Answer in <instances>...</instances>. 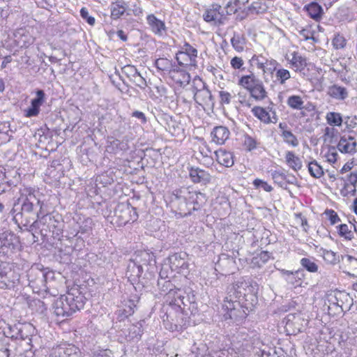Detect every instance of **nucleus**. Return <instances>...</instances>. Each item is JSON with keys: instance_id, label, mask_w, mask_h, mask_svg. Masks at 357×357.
Instances as JSON below:
<instances>
[{"instance_id": "nucleus-62", "label": "nucleus", "mask_w": 357, "mask_h": 357, "mask_svg": "<svg viewBox=\"0 0 357 357\" xmlns=\"http://www.w3.org/2000/svg\"><path fill=\"white\" fill-rule=\"evenodd\" d=\"M267 59L268 58L264 57L261 54H255L250 59V62L255 64L259 69L261 70L264 68V63L267 61Z\"/></svg>"}, {"instance_id": "nucleus-5", "label": "nucleus", "mask_w": 357, "mask_h": 357, "mask_svg": "<svg viewBox=\"0 0 357 357\" xmlns=\"http://www.w3.org/2000/svg\"><path fill=\"white\" fill-rule=\"evenodd\" d=\"M227 295L245 302H252L255 305L257 298L255 287L249 280L238 281L227 287Z\"/></svg>"}, {"instance_id": "nucleus-19", "label": "nucleus", "mask_w": 357, "mask_h": 357, "mask_svg": "<svg viewBox=\"0 0 357 357\" xmlns=\"http://www.w3.org/2000/svg\"><path fill=\"white\" fill-rule=\"evenodd\" d=\"M13 35L16 45L20 47H27L34 40L33 38L24 29H17Z\"/></svg>"}, {"instance_id": "nucleus-52", "label": "nucleus", "mask_w": 357, "mask_h": 357, "mask_svg": "<svg viewBox=\"0 0 357 357\" xmlns=\"http://www.w3.org/2000/svg\"><path fill=\"white\" fill-rule=\"evenodd\" d=\"M328 296V301L331 304L336 305L342 307V304L343 303L342 299L344 297H347V295L344 292L335 290L333 294H331Z\"/></svg>"}, {"instance_id": "nucleus-33", "label": "nucleus", "mask_w": 357, "mask_h": 357, "mask_svg": "<svg viewBox=\"0 0 357 357\" xmlns=\"http://www.w3.org/2000/svg\"><path fill=\"white\" fill-rule=\"evenodd\" d=\"M306 11L310 17L315 21H319L324 13L322 7L317 2H311L305 6Z\"/></svg>"}, {"instance_id": "nucleus-61", "label": "nucleus", "mask_w": 357, "mask_h": 357, "mask_svg": "<svg viewBox=\"0 0 357 357\" xmlns=\"http://www.w3.org/2000/svg\"><path fill=\"white\" fill-rule=\"evenodd\" d=\"M282 273L283 275H285L287 276V280L289 282L291 283H294V280H295L296 282H297V278L298 280H301V276L303 275V273L301 271H296L295 272H291L287 270H282Z\"/></svg>"}, {"instance_id": "nucleus-24", "label": "nucleus", "mask_w": 357, "mask_h": 357, "mask_svg": "<svg viewBox=\"0 0 357 357\" xmlns=\"http://www.w3.org/2000/svg\"><path fill=\"white\" fill-rule=\"evenodd\" d=\"M18 281V276L12 271L4 273H0L1 289H13Z\"/></svg>"}, {"instance_id": "nucleus-53", "label": "nucleus", "mask_w": 357, "mask_h": 357, "mask_svg": "<svg viewBox=\"0 0 357 357\" xmlns=\"http://www.w3.org/2000/svg\"><path fill=\"white\" fill-rule=\"evenodd\" d=\"M337 233L346 240L351 241L354 238V234L351 229L346 224H341L337 227Z\"/></svg>"}, {"instance_id": "nucleus-10", "label": "nucleus", "mask_w": 357, "mask_h": 357, "mask_svg": "<svg viewBox=\"0 0 357 357\" xmlns=\"http://www.w3.org/2000/svg\"><path fill=\"white\" fill-rule=\"evenodd\" d=\"M169 267L178 273H186L188 270V255L185 252H176L168 257Z\"/></svg>"}, {"instance_id": "nucleus-44", "label": "nucleus", "mask_w": 357, "mask_h": 357, "mask_svg": "<svg viewBox=\"0 0 357 357\" xmlns=\"http://www.w3.org/2000/svg\"><path fill=\"white\" fill-rule=\"evenodd\" d=\"M250 94L256 100H263L267 97L268 93L261 82L259 84H257V86L252 89Z\"/></svg>"}, {"instance_id": "nucleus-4", "label": "nucleus", "mask_w": 357, "mask_h": 357, "mask_svg": "<svg viewBox=\"0 0 357 357\" xmlns=\"http://www.w3.org/2000/svg\"><path fill=\"white\" fill-rule=\"evenodd\" d=\"M29 285L39 291H45L47 284L54 278V273L48 268H43L40 264L31 266L27 273Z\"/></svg>"}, {"instance_id": "nucleus-1", "label": "nucleus", "mask_w": 357, "mask_h": 357, "mask_svg": "<svg viewBox=\"0 0 357 357\" xmlns=\"http://www.w3.org/2000/svg\"><path fill=\"white\" fill-rule=\"evenodd\" d=\"M35 192L33 188H24L11 210L14 220L26 227L29 231H36L40 224L45 225L47 220L54 218L52 215L45 213L44 203L36 196Z\"/></svg>"}, {"instance_id": "nucleus-23", "label": "nucleus", "mask_w": 357, "mask_h": 357, "mask_svg": "<svg viewBox=\"0 0 357 357\" xmlns=\"http://www.w3.org/2000/svg\"><path fill=\"white\" fill-rule=\"evenodd\" d=\"M8 337L0 339V357H10L11 355L15 356L17 347Z\"/></svg>"}, {"instance_id": "nucleus-35", "label": "nucleus", "mask_w": 357, "mask_h": 357, "mask_svg": "<svg viewBox=\"0 0 357 357\" xmlns=\"http://www.w3.org/2000/svg\"><path fill=\"white\" fill-rule=\"evenodd\" d=\"M289 63L295 71L300 73L304 70L307 66L306 59L295 52L292 53Z\"/></svg>"}, {"instance_id": "nucleus-7", "label": "nucleus", "mask_w": 357, "mask_h": 357, "mask_svg": "<svg viewBox=\"0 0 357 357\" xmlns=\"http://www.w3.org/2000/svg\"><path fill=\"white\" fill-rule=\"evenodd\" d=\"M197 50L188 43L176 54V59L181 66H197Z\"/></svg>"}, {"instance_id": "nucleus-11", "label": "nucleus", "mask_w": 357, "mask_h": 357, "mask_svg": "<svg viewBox=\"0 0 357 357\" xmlns=\"http://www.w3.org/2000/svg\"><path fill=\"white\" fill-rule=\"evenodd\" d=\"M20 331L19 333V339L20 346L23 347V351H26L32 348V337L36 333L35 327L29 323L20 324Z\"/></svg>"}, {"instance_id": "nucleus-63", "label": "nucleus", "mask_w": 357, "mask_h": 357, "mask_svg": "<svg viewBox=\"0 0 357 357\" xmlns=\"http://www.w3.org/2000/svg\"><path fill=\"white\" fill-rule=\"evenodd\" d=\"M137 86L142 89H144L147 86L146 79L137 72V73L130 79Z\"/></svg>"}, {"instance_id": "nucleus-55", "label": "nucleus", "mask_w": 357, "mask_h": 357, "mask_svg": "<svg viewBox=\"0 0 357 357\" xmlns=\"http://www.w3.org/2000/svg\"><path fill=\"white\" fill-rule=\"evenodd\" d=\"M291 77L290 73L288 70L284 68H280L276 70L275 73V82H278L280 84H284L285 82Z\"/></svg>"}, {"instance_id": "nucleus-64", "label": "nucleus", "mask_w": 357, "mask_h": 357, "mask_svg": "<svg viewBox=\"0 0 357 357\" xmlns=\"http://www.w3.org/2000/svg\"><path fill=\"white\" fill-rule=\"evenodd\" d=\"M333 45L336 50L342 49L346 45V39L344 36L337 34L333 39Z\"/></svg>"}, {"instance_id": "nucleus-18", "label": "nucleus", "mask_w": 357, "mask_h": 357, "mask_svg": "<svg viewBox=\"0 0 357 357\" xmlns=\"http://www.w3.org/2000/svg\"><path fill=\"white\" fill-rule=\"evenodd\" d=\"M169 77L171 79L178 84L180 86L184 87L188 85L190 81V74L183 69L174 66L172 70H170Z\"/></svg>"}, {"instance_id": "nucleus-51", "label": "nucleus", "mask_w": 357, "mask_h": 357, "mask_svg": "<svg viewBox=\"0 0 357 357\" xmlns=\"http://www.w3.org/2000/svg\"><path fill=\"white\" fill-rule=\"evenodd\" d=\"M307 167L309 173L314 178H319L324 175V170L322 167L316 160L309 162Z\"/></svg>"}, {"instance_id": "nucleus-28", "label": "nucleus", "mask_w": 357, "mask_h": 357, "mask_svg": "<svg viewBox=\"0 0 357 357\" xmlns=\"http://www.w3.org/2000/svg\"><path fill=\"white\" fill-rule=\"evenodd\" d=\"M178 291H175L174 293L176 295V297L174 298V300L172 303H170V305L173 308L174 307H178L179 310H181V307H188V302L187 298L189 297V295L195 294L194 291L188 289L187 291H185L183 294H181L179 289H177Z\"/></svg>"}, {"instance_id": "nucleus-2", "label": "nucleus", "mask_w": 357, "mask_h": 357, "mask_svg": "<svg viewBox=\"0 0 357 357\" xmlns=\"http://www.w3.org/2000/svg\"><path fill=\"white\" fill-rule=\"evenodd\" d=\"M169 205L173 211L181 217L199 210L206 202L204 194L189 188H181L174 190L169 196Z\"/></svg>"}, {"instance_id": "nucleus-40", "label": "nucleus", "mask_w": 357, "mask_h": 357, "mask_svg": "<svg viewBox=\"0 0 357 357\" xmlns=\"http://www.w3.org/2000/svg\"><path fill=\"white\" fill-rule=\"evenodd\" d=\"M138 300H128L124 305V307L122 310H119V316L121 317V320L124 318H127L135 312V308L136 307V302Z\"/></svg>"}, {"instance_id": "nucleus-27", "label": "nucleus", "mask_w": 357, "mask_h": 357, "mask_svg": "<svg viewBox=\"0 0 357 357\" xmlns=\"http://www.w3.org/2000/svg\"><path fill=\"white\" fill-rule=\"evenodd\" d=\"M133 260L137 263L144 269V267L155 266V259L153 253H149L146 251L140 252Z\"/></svg>"}, {"instance_id": "nucleus-43", "label": "nucleus", "mask_w": 357, "mask_h": 357, "mask_svg": "<svg viewBox=\"0 0 357 357\" xmlns=\"http://www.w3.org/2000/svg\"><path fill=\"white\" fill-rule=\"evenodd\" d=\"M155 66L158 70L168 72L169 75L170 70H172L175 66L172 61L167 58H159L155 61Z\"/></svg>"}, {"instance_id": "nucleus-50", "label": "nucleus", "mask_w": 357, "mask_h": 357, "mask_svg": "<svg viewBox=\"0 0 357 357\" xmlns=\"http://www.w3.org/2000/svg\"><path fill=\"white\" fill-rule=\"evenodd\" d=\"M231 43L236 51L241 52L244 49L245 39L240 34L234 33V36L231 38Z\"/></svg>"}, {"instance_id": "nucleus-30", "label": "nucleus", "mask_w": 357, "mask_h": 357, "mask_svg": "<svg viewBox=\"0 0 357 357\" xmlns=\"http://www.w3.org/2000/svg\"><path fill=\"white\" fill-rule=\"evenodd\" d=\"M262 81L257 77L253 73L242 76L238 80V84L248 90L250 93Z\"/></svg>"}, {"instance_id": "nucleus-59", "label": "nucleus", "mask_w": 357, "mask_h": 357, "mask_svg": "<svg viewBox=\"0 0 357 357\" xmlns=\"http://www.w3.org/2000/svg\"><path fill=\"white\" fill-rule=\"evenodd\" d=\"M206 87V83L199 77L197 76L192 79L191 91L193 94Z\"/></svg>"}, {"instance_id": "nucleus-60", "label": "nucleus", "mask_w": 357, "mask_h": 357, "mask_svg": "<svg viewBox=\"0 0 357 357\" xmlns=\"http://www.w3.org/2000/svg\"><path fill=\"white\" fill-rule=\"evenodd\" d=\"M279 66V63L277 61L273 59H267V61L264 63V68L261 69V70L265 73H269L273 74V72H276L277 67Z\"/></svg>"}, {"instance_id": "nucleus-34", "label": "nucleus", "mask_w": 357, "mask_h": 357, "mask_svg": "<svg viewBox=\"0 0 357 357\" xmlns=\"http://www.w3.org/2000/svg\"><path fill=\"white\" fill-rule=\"evenodd\" d=\"M285 160L287 165L293 170L298 172L303 167L302 161L293 151H287Z\"/></svg>"}, {"instance_id": "nucleus-45", "label": "nucleus", "mask_w": 357, "mask_h": 357, "mask_svg": "<svg viewBox=\"0 0 357 357\" xmlns=\"http://www.w3.org/2000/svg\"><path fill=\"white\" fill-rule=\"evenodd\" d=\"M158 287L161 292L165 294H172V291H178L177 290L174 291L175 286L169 280L158 279ZM174 295L175 296L176 294L174 293Z\"/></svg>"}, {"instance_id": "nucleus-56", "label": "nucleus", "mask_w": 357, "mask_h": 357, "mask_svg": "<svg viewBox=\"0 0 357 357\" xmlns=\"http://www.w3.org/2000/svg\"><path fill=\"white\" fill-rule=\"evenodd\" d=\"M268 6L261 2H253L248 8V10L252 14H261L267 10Z\"/></svg>"}, {"instance_id": "nucleus-6", "label": "nucleus", "mask_w": 357, "mask_h": 357, "mask_svg": "<svg viewBox=\"0 0 357 357\" xmlns=\"http://www.w3.org/2000/svg\"><path fill=\"white\" fill-rule=\"evenodd\" d=\"M202 17L206 22L214 26L224 25L227 20L222 6L216 3L206 8Z\"/></svg>"}, {"instance_id": "nucleus-37", "label": "nucleus", "mask_w": 357, "mask_h": 357, "mask_svg": "<svg viewBox=\"0 0 357 357\" xmlns=\"http://www.w3.org/2000/svg\"><path fill=\"white\" fill-rule=\"evenodd\" d=\"M356 142H347V139H346V135H344L341 137L337 147L341 153H353L356 151Z\"/></svg>"}, {"instance_id": "nucleus-38", "label": "nucleus", "mask_w": 357, "mask_h": 357, "mask_svg": "<svg viewBox=\"0 0 357 357\" xmlns=\"http://www.w3.org/2000/svg\"><path fill=\"white\" fill-rule=\"evenodd\" d=\"M324 260L328 264L335 265L339 263L341 259V255H337L332 250L321 248L320 250Z\"/></svg>"}, {"instance_id": "nucleus-17", "label": "nucleus", "mask_w": 357, "mask_h": 357, "mask_svg": "<svg viewBox=\"0 0 357 357\" xmlns=\"http://www.w3.org/2000/svg\"><path fill=\"white\" fill-rule=\"evenodd\" d=\"M326 94L337 101H344L349 98V91L347 88L337 84L329 86L327 89Z\"/></svg>"}, {"instance_id": "nucleus-31", "label": "nucleus", "mask_w": 357, "mask_h": 357, "mask_svg": "<svg viewBox=\"0 0 357 357\" xmlns=\"http://www.w3.org/2000/svg\"><path fill=\"white\" fill-rule=\"evenodd\" d=\"M132 139V136L129 135H126L123 136V139L121 140L116 138L113 139V140L110 142V146L112 148V151H128V149H130L128 142Z\"/></svg>"}, {"instance_id": "nucleus-3", "label": "nucleus", "mask_w": 357, "mask_h": 357, "mask_svg": "<svg viewBox=\"0 0 357 357\" xmlns=\"http://www.w3.org/2000/svg\"><path fill=\"white\" fill-rule=\"evenodd\" d=\"M255 304L252 302H245L228 295L225 297L222 304V310L226 312L225 319L241 320L245 319L248 312L253 310Z\"/></svg>"}, {"instance_id": "nucleus-42", "label": "nucleus", "mask_w": 357, "mask_h": 357, "mask_svg": "<svg viewBox=\"0 0 357 357\" xmlns=\"http://www.w3.org/2000/svg\"><path fill=\"white\" fill-rule=\"evenodd\" d=\"M271 253L268 251H261L252 259L251 264L255 267H261L271 257Z\"/></svg>"}, {"instance_id": "nucleus-15", "label": "nucleus", "mask_w": 357, "mask_h": 357, "mask_svg": "<svg viewBox=\"0 0 357 357\" xmlns=\"http://www.w3.org/2000/svg\"><path fill=\"white\" fill-rule=\"evenodd\" d=\"M54 314L61 318L68 317L73 314L70 305L65 299L64 295H61L53 303Z\"/></svg>"}, {"instance_id": "nucleus-22", "label": "nucleus", "mask_w": 357, "mask_h": 357, "mask_svg": "<svg viewBox=\"0 0 357 357\" xmlns=\"http://www.w3.org/2000/svg\"><path fill=\"white\" fill-rule=\"evenodd\" d=\"M217 162L226 167H231L234 164L233 153L224 149H219L215 151Z\"/></svg>"}, {"instance_id": "nucleus-9", "label": "nucleus", "mask_w": 357, "mask_h": 357, "mask_svg": "<svg viewBox=\"0 0 357 357\" xmlns=\"http://www.w3.org/2000/svg\"><path fill=\"white\" fill-rule=\"evenodd\" d=\"M171 314V312H169ZM165 327L171 331H181L190 325V317L185 316L182 311L176 316L174 320L169 314H167V319L163 321Z\"/></svg>"}, {"instance_id": "nucleus-12", "label": "nucleus", "mask_w": 357, "mask_h": 357, "mask_svg": "<svg viewBox=\"0 0 357 357\" xmlns=\"http://www.w3.org/2000/svg\"><path fill=\"white\" fill-rule=\"evenodd\" d=\"M19 243L17 236L9 231L0 233V250L4 254L13 252Z\"/></svg>"}, {"instance_id": "nucleus-32", "label": "nucleus", "mask_w": 357, "mask_h": 357, "mask_svg": "<svg viewBox=\"0 0 357 357\" xmlns=\"http://www.w3.org/2000/svg\"><path fill=\"white\" fill-rule=\"evenodd\" d=\"M127 3L123 0H118L111 5V18L113 20L119 19L127 9Z\"/></svg>"}, {"instance_id": "nucleus-41", "label": "nucleus", "mask_w": 357, "mask_h": 357, "mask_svg": "<svg viewBox=\"0 0 357 357\" xmlns=\"http://www.w3.org/2000/svg\"><path fill=\"white\" fill-rule=\"evenodd\" d=\"M252 112L261 122L266 124L271 122V117L269 113L264 107L255 106L252 109Z\"/></svg>"}, {"instance_id": "nucleus-46", "label": "nucleus", "mask_w": 357, "mask_h": 357, "mask_svg": "<svg viewBox=\"0 0 357 357\" xmlns=\"http://www.w3.org/2000/svg\"><path fill=\"white\" fill-rule=\"evenodd\" d=\"M314 258L303 257L300 260L301 266L310 273H317L319 266L315 263Z\"/></svg>"}, {"instance_id": "nucleus-54", "label": "nucleus", "mask_w": 357, "mask_h": 357, "mask_svg": "<svg viewBox=\"0 0 357 357\" xmlns=\"http://www.w3.org/2000/svg\"><path fill=\"white\" fill-rule=\"evenodd\" d=\"M258 144L257 140L255 137H252L248 134L244 135L243 146L246 151H252L257 149Z\"/></svg>"}, {"instance_id": "nucleus-26", "label": "nucleus", "mask_w": 357, "mask_h": 357, "mask_svg": "<svg viewBox=\"0 0 357 357\" xmlns=\"http://www.w3.org/2000/svg\"><path fill=\"white\" fill-rule=\"evenodd\" d=\"M193 98L199 105L204 104L207 106H213L214 105V98L207 87L194 93Z\"/></svg>"}, {"instance_id": "nucleus-47", "label": "nucleus", "mask_w": 357, "mask_h": 357, "mask_svg": "<svg viewBox=\"0 0 357 357\" xmlns=\"http://www.w3.org/2000/svg\"><path fill=\"white\" fill-rule=\"evenodd\" d=\"M327 123L332 126H340L342 123V117L340 113L330 112L326 114Z\"/></svg>"}, {"instance_id": "nucleus-39", "label": "nucleus", "mask_w": 357, "mask_h": 357, "mask_svg": "<svg viewBox=\"0 0 357 357\" xmlns=\"http://www.w3.org/2000/svg\"><path fill=\"white\" fill-rule=\"evenodd\" d=\"M188 305V307H181V311L185 314V316H188V312L192 315H195L198 312L197 303L196 302V296L195 294L189 295V297L187 298Z\"/></svg>"}, {"instance_id": "nucleus-36", "label": "nucleus", "mask_w": 357, "mask_h": 357, "mask_svg": "<svg viewBox=\"0 0 357 357\" xmlns=\"http://www.w3.org/2000/svg\"><path fill=\"white\" fill-rule=\"evenodd\" d=\"M20 324V323L15 324L14 325L8 324L7 328L3 331V334L5 335L3 337L9 338L10 342L13 341L16 346L17 345V341L19 339V333L20 331V326H19Z\"/></svg>"}, {"instance_id": "nucleus-57", "label": "nucleus", "mask_w": 357, "mask_h": 357, "mask_svg": "<svg viewBox=\"0 0 357 357\" xmlns=\"http://www.w3.org/2000/svg\"><path fill=\"white\" fill-rule=\"evenodd\" d=\"M282 137L284 139V141L296 147L298 145V140L296 137L290 131V130H284L281 134Z\"/></svg>"}, {"instance_id": "nucleus-14", "label": "nucleus", "mask_w": 357, "mask_h": 357, "mask_svg": "<svg viewBox=\"0 0 357 357\" xmlns=\"http://www.w3.org/2000/svg\"><path fill=\"white\" fill-rule=\"evenodd\" d=\"M45 93L43 90L36 91V97L31 100V105L24 110L26 117H33L38 116L40 112V107L45 102Z\"/></svg>"}, {"instance_id": "nucleus-13", "label": "nucleus", "mask_w": 357, "mask_h": 357, "mask_svg": "<svg viewBox=\"0 0 357 357\" xmlns=\"http://www.w3.org/2000/svg\"><path fill=\"white\" fill-rule=\"evenodd\" d=\"M73 314L82 309L85 305L86 298L77 289H71L64 295Z\"/></svg>"}, {"instance_id": "nucleus-58", "label": "nucleus", "mask_w": 357, "mask_h": 357, "mask_svg": "<svg viewBox=\"0 0 357 357\" xmlns=\"http://www.w3.org/2000/svg\"><path fill=\"white\" fill-rule=\"evenodd\" d=\"M128 271L132 273L133 276L139 278L144 272V269L133 259H131L130 264L128 266Z\"/></svg>"}, {"instance_id": "nucleus-8", "label": "nucleus", "mask_w": 357, "mask_h": 357, "mask_svg": "<svg viewBox=\"0 0 357 357\" xmlns=\"http://www.w3.org/2000/svg\"><path fill=\"white\" fill-rule=\"evenodd\" d=\"M114 215L117 218L120 225H126L130 222H135L138 218L136 208L129 203H120L117 205Z\"/></svg>"}, {"instance_id": "nucleus-21", "label": "nucleus", "mask_w": 357, "mask_h": 357, "mask_svg": "<svg viewBox=\"0 0 357 357\" xmlns=\"http://www.w3.org/2000/svg\"><path fill=\"white\" fill-rule=\"evenodd\" d=\"M230 132L225 126H216L213 129L211 133L212 142L218 145L225 144L229 138Z\"/></svg>"}, {"instance_id": "nucleus-16", "label": "nucleus", "mask_w": 357, "mask_h": 357, "mask_svg": "<svg viewBox=\"0 0 357 357\" xmlns=\"http://www.w3.org/2000/svg\"><path fill=\"white\" fill-rule=\"evenodd\" d=\"M144 321L131 325L127 330L123 331L126 340L128 342H137L140 340L143 334Z\"/></svg>"}, {"instance_id": "nucleus-48", "label": "nucleus", "mask_w": 357, "mask_h": 357, "mask_svg": "<svg viewBox=\"0 0 357 357\" xmlns=\"http://www.w3.org/2000/svg\"><path fill=\"white\" fill-rule=\"evenodd\" d=\"M288 106L294 109L300 110L304 108V102L302 98L299 96L293 95L290 96L287 100Z\"/></svg>"}, {"instance_id": "nucleus-49", "label": "nucleus", "mask_w": 357, "mask_h": 357, "mask_svg": "<svg viewBox=\"0 0 357 357\" xmlns=\"http://www.w3.org/2000/svg\"><path fill=\"white\" fill-rule=\"evenodd\" d=\"M271 174L272 179L275 183L278 184L280 188L283 189L287 188V184L284 182L287 179V175L284 173L275 170L271 171Z\"/></svg>"}, {"instance_id": "nucleus-20", "label": "nucleus", "mask_w": 357, "mask_h": 357, "mask_svg": "<svg viewBox=\"0 0 357 357\" xmlns=\"http://www.w3.org/2000/svg\"><path fill=\"white\" fill-rule=\"evenodd\" d=\"M189 176L193 183H208L211 181V175L205 170L199 167H190Z\"/></svg>"}, {"instance_id": "nucleus-25", "label": "nucleus", "mask_w": 357, "mask_h": 357, "mask_svg": "<svg viewBox=\"0 0 357 357\" xmlns=\"http://www.w3.org/2000/svg\"><path fill=\"white\" fill-rule=\"evenodd\" d=\"M53 354L54 357H82L79 349L74 345L59 347Z\"/></svg>"}, {"instance_id": "nucleus-29", "label": "nucleus", "mask_w": 357, "mask_h": 357, "mask_svg": "<svg viewBox=\"0 0 357 357\" xmlns=\"http://www.w3.org/2000/svg\"><path fill=\"white\" fill-rule=\"evenodd\" d=\"M146 20L152 31L156 35L162 36L166 29L165 22L158 19L153 14L149 15Z\"/></svg>"}]
</instances>
